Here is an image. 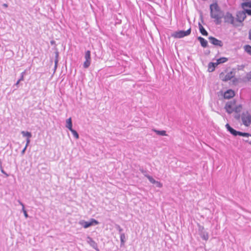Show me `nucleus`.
<instances>
[{
	"label": "nucleus",
	"mask_w": 251,
	"mask_h": 251,
	"mask_svg": "<svg viewBox=\"0 0 251 251\" xmlns=\"http://www.w3.org/2000/svg\"><path fill=\"white\" fill-rule=\"evenodd\" d=\"M153 131L155 132L157 134L161 136H166V132L165 130H158L156 129H153Z\"/></svg>",
	"instance_id": "21"
},
{
	"label": "nucleus",
	"mask_w": 251,
	"mask_h": 251,
	"mask_svg": "<svg viewBox=\"0 0 251 251\" xmlns=\"http://www.w3.org/2000/svg\"><path fill=\"white\" fill-rule=\"evenodd\" d=\"M250 134L249 133H242V136H244V137H248L249 136Z\"/></svg>",
	"instance_id": "34"
},
{
	"label": "nucleus",
	"mask_w": 251,
	"mask_h": 251,
	"mask_svg": "<svg viewBox=\"0 0 251 251\" xmlns=\"http://www.w3.org/2000/svg\"><path fill=\"white\" fill-rule=\"evenodd\" d=\"M245 50L249 54L251 55V46L250 45H246L244 47Z\"/></svg>",
	"instance_id": "26"
},
{
	"label": "nucleus",
	"mask_w": 251,
	"mask_h": 251,
	"mask_svg": "<svg viewBox=\"0 0 251 251\" xmlns=\"http://www.w3.org/2000/svg\"><path fill=\"white\" fill-rule=\"evenodd\" d=\"M210 16L211 18L214 19L216 24L221 23V19L223 17V14L218 4L213 3L210 6Z\"/></svg>",
	"instance_id": "1"
},
{
	"label": "nucleus",
	"mask_w": 251,
	"mask_h": 251,
	"mask_svg": "<svg viewBox=\"0 0 251 251\" xmlns=\"http://www.w3.org/2000/svg\"><path fill=\"white\" fill-rule=\"evenodd\" d=\"M19 204L22 205V210L24 213V215L25 216V218H27L28 217V214H27V212H26V211L25 210V206H24V204L20 201H18Z\"/></svg>",
	"instance_id": "23"
},
{
	"label": "nucleus",
	"mask_w": 251,
	"mask_h": 251,
	"mask_svg": "<svg viewBox=\"0 0 251 251\" xmlns=\"http://www.w3.org/2000/svg\"><path fill=\"white\" fill-rule=\"evenodd\" d=\"M2 5L4 7H8V5L6 3H4V4H3Z\"/></svg>",
	"instance_id": "39"
},
{
	"label": "nucleus",
	"mask_w": 251,
	"mask_h": 251,
	"mask_svg": "<svg viewBox=\"0 0 251 251\" xmlns=\"http://www.w3.org/2000/svg\"><path fill=\"white\" fill-rule=\"evenodd\" d=\"M226 127L227 130L228 131H229L231 134H232V135H233L234 136L236 130L235 129H234L233 128H232L228 124H226Z\"/></svg>",
	"instance_id": "18"
},
{
	"label": "nucleus",
	"mask_w": 251,
	"mask_h": 251,
	"mask_svg": "<svg viewBox=\"0 0 251 251\" xmlns=\"http://www.w3.org/2000/svg\"><path fill=\"white\" fill-rule=\"evenodd\" d=\"M241 5L243 8H245V7L251 8V1L243 2Z\"/></svg>",
	"instance_id": "25"
},
{
	"label": "nucleus",
	"mask_w": 251,
	"mask_h": 251,
	"mask_svg": "<svg viewBox=\"0 0 251 251\" xmlns=\"http://www.w3.org/2000/svg\"><path fill=\"white\" fill-rule=\"evenodd\" d=\"M208 39H209L210 43L214 45V46H218V47H221L223 46V43L222 42V41L219 40L215 38V37H213L212 36H210V37H209Z\"/></svg>",
	"instance_id": "9"
},
{
	"label": "nucleus",
	"mask_w": 251,
	"mask_h": 251,
	"mask_svg": "<svg viewBox=\"0 0 251 251\" xmlns=\"http://www.w3.org/2000/svg\"><path fill=\"white\" fill-rule=\"evenodd\" d=\"M201 236L203 240H205L206 241L208 239L209 236L207 232H201Z\"/></svg>",
	"instance_id": "24"
},
{
	"label": "nucleus",
	"mask_w": 251,
	"mask_h": 251,
	"mask_svg": "<svg viewBox=\"0 0 251 251\" xmlns=\"http://www.w3.org/2000/svg\"><path fill=\"white\" fill-rule=\"evenodd\" d=\"M1 172L3 173H4V172L3 170H1Z\"/></svg>",
	"instance_id": "43"
},
{
	"label": "nucleus",
	"mask_w": 251,
	"mask_h": 251,
	"mask_svg": "<svg viewBox=\"0 0 251 251\" xmlns=\"http://www.w3.org/2000/svg\"><path fill=\"white\" fill-rule=\"evenodd\" d=\"M234 95V92L233 90L229 89L224 93V97L225 99H229L232 98Z\"/></svg>",
	"instance_id": "11"
},
{
	"label": "nucleus",
	"mask_w": 251,
	"mask_h": 251,
	"mask_svg": "<svg viewBox=\"0 0 251 251\" xmlns=\"http://www.w3.org/2000/svg\"><path fill=\"white\" fill-rule=\"evenodd\" d=\"M154 184L156 185V187L159 188H161L162 187V184L160 182L158 181H156Z\"/></svg>",
	"instance_id": "29"
},
{
	"label": "nucleus",
	"mask_w": 251,
	"mask_h": 251,
	"mask_svg": "<svg viewBox=\"0 0 251 251\" xmlns=\"http://www.w3.org/2000/svg\"><path fill=\"white\" fill-rule=\"evenodd\" d=\"M249 38L251 40V31L249 32Z\"/></svg>",
	"instance_id": "40"
},
{
	"label": "nucleus",
	"mask_w": 251,
	"mask_h": 251,
	"mask_svg": "<svg viewBox=\"0 0 251 251\" xmlns=\"http://www.w3.org/2000/svg\"><path fill=\"white\" fill-rule=\"evenodd\" d=\"M217 65H216V62H210L208 64V70L209 72H212L214 70L215 68Z\"/></svg>",
	"instance_id": "17"
},
{
	"label": "nucleus",
	"mask_w": 251,
	"mask_h": 251,
	"mask_svg": "<svg viewBox=\"0 0 251 251\" xmlns=\"http://www.w3.org/2000/svg\"><path fill=\"white\" fill-rule=\"evenodd\" d=\"M72 126L73 125L71 118H69L66 120V127L70 130L73 129Z\"/></svg>",
	"instance_id": "16"
},
{
	"label": "nucleus",
	"mask_w": 251,
	"mask_h": 251,
	"mask_svg": "<svg viewBox=\"0 0 251 251\" xmlns=\"http://www.w3.org/2000/svg\"><path fill=\"white\" fill-rule=\"evenodd\" d=\"M58 52H56V57L57 58L58 57Z\"/></svg>",
	"instance_id": "42"
},
{
	"label": "nucleus",
	"mask_w": 251,
	"mask_h": 251,
	"mask_svg": "<svg viewBox=\"0 0 251 251\" xmlns=\"http://www.w3.org/2000/svg\"><path fill=\"white\" fill-rule=\"evenodd\" d=\"M70 131H71V132L73 134L74 136L76 139H78L79 138V135H78L77 132L75 130H74L73 129H72L71 130H70Z\"/></svg>",
	"instance_id": "27"
},
{
	"label": "nucleus",
	"mask_w": 251,
	"mask_h": 251,
	"mask_svg": "<svg viewBox=\"0 0 251 251\" xmlns=\"http://www.w3.org/2000/svg\"><path fill=\"white\" fill-rule=\"evenodd\" d=\"M248 78L249 79H251V72L248 74Z\"/></svg>",
	"instance_id": "37"
},
{
	"label": "nucleus",
	"mask_w": 251,
	"mask_h": 251,
	"mask_svg": "<svg viewBox=\"0 0 251 251\" xmlns=\"http://www.w3.org/2000/svg\"><path fill=\"white\" fill-rule=\"evenodd\" d=\"M243 124L248 126L251 123V115L248 112H243L241 116Z\"/></svg>",
	"instance_id": "5"
},
{
	"label": "nucleus",
	"mask_w": 251,
	"mask_h": 251,
	"mask_svg": "<svg viewBox=\"0 0 251 251\" xmlns=\"http://www.w3.org/2000/svg\"><path fill=\"white\" fill-rule=\"evenodd\" d=\"M84 58L85 59V61H84L83 63V67L85 69L88 68L91 62V52L90 50H87L86 51L85 53Z\"/></svg>",
	"instance_id": "7"
},
{
	"label": "nucleus",
	"mask_w": 251,
	"mask_h": 251,
	"mask_svg": "<svg viewBox=\"0 0 251 251\" xmlns=\"http://www.w3.org/2000/svg\"><path fill=\"white\" fill-rule=\"evenodd\" d=\"M242 108V105L241 104L237 105L235 100L227 102L225 106V109L228 114H231L233 112L239 113L241 111Z\"/></svg>",
	"instance_id": "2"
},
{
	"label": "nucleus",
	"mask_w": 251,
	"mask_h": 251,
	"mask_svg": "<svg viewBox=\"0 0 251 251\" xmlns=\"http://www.w3.org/2000/svg\"><path fill=\"white\" fill-rule=\"evenodd\" d=\"M246 17V16L244 11H239L236 14V22H238L241 23L244 20Z\"/></svg>",
	"instance_id": "10"
},
{
	"label": "nucleus",
	"mask_w": 251,
	"mask_h": 251,
	"mask_svg": "<svg viewBox=\"0 0 251 251\" xmlns=\"http://www.w3.org/2000/svg\"><path fill=\"white\" fill-rule=\"evenodd\" d=\"M87 242L91 247L97 250L98 247L97 244L93 240L92 238L88 237L87 238Z\"/></svg>",
	"instance_id": "12"
},
{
	"label": "nucleus",
	"mask_w": 251,
	"mask_h": 251,
	"mask_svg": "<svg viewBox=\"0 0 251 251\" xmlns=\"http://www.w3.org/2000/svg\"><path fill=\"white\" fill-rule=\"evenodd\" d=\"M247 7H245V8H243L244 10V12L246 13H247L249 15H251V9H246Z\"/></svg>",
	"instance_id": "28"
},
{
	"label": "nucleus",
	"mask_w": 251,
	"mask_h": 251,
	"mask_svg": "<svg viewBox=\"0 0 251 251\" xmlns=\"http://www.w3.org/2000/svg\"><path fill=\"white\" fill-rule=\"evenodd\" d=\"M57 62H58V60L57 59H56V60L55 61V65H54L55 69H56V68L57 67Z\"/></svg>",
	"instance_id": "36"
},
{
	"label": "nucleus",
	"mask_w": 251,
	"mask_h": 251,
	"mask_svg": "<svg viewBox=\"0 0 251 251\" xmlns=\"http://www.w3.org/2000/svg\"><path fill=\"white\" fill-rule=\"evenodd\" d=\"M27 148V146H25V147L24 148V149L22 150L21 153L22 155L24 154L25 151V150Z\"/></svg>",
	"instance_id": "33"
},
{
	"label": "nucleus",
	"mask_w": 251,
	"mask_h": 251,
	"mask_svg": "<svg viewBox=\"0 0 251 251\" xmlns=\"http://www.w3.org/2000/svg\"><path fill=\"white\" fill-rule=\"evenodd\" d=\"M242 133H243V132H241L240 131H238L236 130V132H235L234 136H237V135L242 136Z\"/></svg>",
	"instance_id": "30"
},
{
	"label": "nucleus",
	"mask_w": 251,
	"mask_h": 251,
	"mask_svg": "<svg viewBox=\"0 0 251 251\" xmlns=\"http://www.w3.org/2000/svg\"><path fill=\"white\" fill-rule=\"evenodd\" d=\"M21 81V80H20V79H19L17 81V82L16 83L15 85H16V86H17V87H18V85H19V83H20V82Z\"/></svg>",
	"instance_id": "38"
},
{
	"label": "nucleus",
	"mask_w": 251,
	"mask_h": 251,
	"mask_svg": "<svg viewBox=\"0 0 251 251\" xmlns=\"http://www.w3.org/2000/svg\"><path fill=\"white\" fill-rule=\"evenodd\" d=\"M78 224L84 228H87L91 226L98 225L99 222L94 219H91L90 221L80 220Z\"/></svg>",
	"instance_id": "3"
},
{
	"label": "nucleus",
	"mask_w": 251,
	"mask_h": 251,
	"mask_svg": "<svg viewBox=\"0 0 251 251\" xmlns=\"http://www.w3.org/2000/svg\"><path fill=\"white\" fill-rule=\"evenodd\" d=\"M225 22L230 24L233 25H236V20L234 17L229 12H227L224 17Z\"/></svg>",
	"instance_id": "6"
},
{
	"label": "nucleus",
	"mask_w": 251,
	"mask_h": 251,
	"mask_svg": "<svg viewBox=\"0 0 251 251\" xmlns=\"http://www.w3.org/2000/svg\"><path fill=\"white\" fill-rule=\"evenodd\" d=\"M25 74V72H23L21 73V78H20V80H24V76Z\"/></svg>",
	"instance_id": "31"
},
{
	"label": "nucleus",
	"mask_w": 251,
	"mask_h": 251,
	"mask_svg": "<svg viewBox=\"0 0 251 251\" xmlns=\"http://www.w3.org/2000/svg\"><path fill=\"white\" fill-rule=\"evenodd\" d=\"M30 142V138H27L26 140L25 146L27 147L28 146Z\"/></svg>",
	"instance_id": "32"
},
{
	"label": "nucleus",
	"mask_w": 251,
	"mask_h": 251,
	"mask_svg": "<svg viewBox=\"0 0 251 251\" xmlns=\"http://www.w3.org/2000/svg\"><path fill=\"white\" fill-rule=\"evenodd\" d=\"M243 0V1H246V2H249V1H250V0Z\"/></svg>",
	"instance_id": "41"
},
{
	"label": "nucleus",
	"mask_w": 251,
	"mask_h": 251,
	"mask_svg": "<svg viewBox=\"0 0 251 251\" xmlns=\"http://www.w3.org/2000/svg\"><path fill=\"white\" fill-rule=\"evenodd\" d=\"M22 134L24 137H26L27 138H30L32 136V134L30 132L22 131L21 132Z\"/></svg>",
	"instance_id": "22"
},
{
	"label": "nucleus",
	"mask_w": 251,
	"mask_h": 251,
	"mask_svg": "<svg viewBox=\"0 0 251 251\" xmlns=\"http://www.w3.org/2000/svg\"><path fill=\"white\" fill-rule=\"evenodd\" d=\"M118 230L119 231L120 233H122L123 229L119 226H118Z\"/></svg>",
	"instance_id": "35"
},
{
	"label": "nucleus",
	"mask_w": 251,
	"mask_h": 251,
	"mask_svg": "<svg viewBox=\"0 0 251 251\" xmlns=\"http://www.w3.org/2000/svg\"><path fill=\"white\" fill-rule=\"evenodd\" d=\"M121 246H123L126 242V236L125 233H120Z\"/></svg>",
	"instance_id": "20"
},
{
	"label": "nucleus",
	"mask_w": 251,
	"mask_h": 251,
	"mask_svg": "<svg viewBox=\"0 0 251 251\" xmlns=\"http://www.w3.org/2000/svg\"><path fill=\"white\" fill-rule=\"evenodd\" d=\"M227 61V59L226 57H221L217 60L216 62V65H218L221 63H223Z\"/></svg>",
	"instance_id": "19"
},
{
	"label": "nucleus",
	"mask_w": 251,
	"mask_h": 251,
	"mask_svg": "<svg viewBox=\"0 0 251 251\" xmlns=\"http://www.w3.org/2000/svg\"><path fill=\"white\" fill-rule=\"evenodd\" d=\"M191 28H189L186 31L179 30L174 32L172 36L176 38H181L189 35L191 33Z\"/></svg>",
	"instance_id": "4"
},
{
	"label": "nucleus",
	"mask_w": 251,
	"mask_h": 251,
	"mask_svg": "<svg viewBox=\"0 0 251 251\" xmlns=\"http://www.w3.org/2000/svg\"><path fill=\"white\" fill-rule=\"evenodd\" d=\"M141 171L144 174L145 176L148 178L149 180L151 183L155 184V183L156 182V181L152 176H151L149 175H148L147 174H145V173H146V172H145L143 169L141 170Z\"/></svg>",
	"instance_id": "14"
},
{
	"label": "nucleus",
	"mask_w": 251,
	"mask_h": 251,
	"mask_svg": "<svg viewBox=\"0 0 251 251\" xmlns=\"http://www.w3.org/2000/svg\"><path fill=\"white\" fill-rule=\"evenodd\" d=\"M234 75L232 72L227 73L226 75L221 73L220 75V78L224 81H227L233 77Z\"/></svg>",
	"instance_id": "8"
},
{
	"label": "nucleus",
	"mask_w": 251,
	"mask_h": 251,
	"mask_svg": "<svg viewBox=\"0 0 251 251\" xmlns=\"http://www.w3.org/2000/svg\"><path fill=\"white\" fill-rule=\"evenodd\" d=\"M199 26L200 31L201 33V34H202L204 36H207L208 35V32L204 29L203 26L201 24H199Z\"/></svg>",
	"instance_id": "15"
},
{
	"label": "nucleus",
	"mask_w": 251,
	"mask_h": 251,
	"mask_svg": "<svg viewBox=\"0 0 251 251\" xmlns=\"http://www.w3.org/2000/svg\"><path fill=\"white\" fill-rule=\"evenodd\" d=\"M198 40L200 41L201 46L203 48L207 46V41L201 37H198Z\"/></svg>",
	"instance_id": "13"
}]
</instances>
